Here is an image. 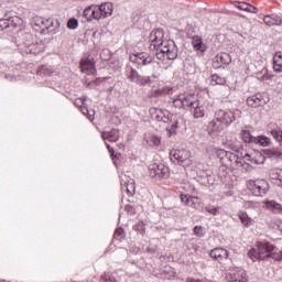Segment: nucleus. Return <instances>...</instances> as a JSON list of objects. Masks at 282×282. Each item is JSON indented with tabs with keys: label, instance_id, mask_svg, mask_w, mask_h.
I'll return each mask as SVG.
<instances>
[{
	"label": "nucleus",
	"instance_id": "49530a36",
	"mask_svg": "<svg viewBox=\"0 0 282 282\" xmlns=\"http://www.w3.org/2000/svg\"><path fill=\"white\" fill-rule=\"evenodd\" d=\"M263 22L265 23V25H276V20H274L272 15H265L263 18Z\"/></svg>",
	"mask_w": 282,
	"mask_h": 282
},
{
	"label": "nucleus",
	"instance_id": "c85d7f7f",
	"mask_svg": "<svg viewBox=\"0 0 282 282\" xmlns=\"http://www.w3.org/2000/svg\"><path fill=\"white\" fill-rule=\"evenodd\" d=\"M237 9L243 10L245 12H251L252 14H257V12H259V9H257V7L247 2H238Z\"/></svg>",
	"mask_w": 282,
	"mask_h": 282
},
{
	"label": "nucleus",
	"instance_id": "a211bd4d",
	"mask_svg": "<svg viewBox=\"0 0 282 282\" xmlns=\"http://www.w3.org/2000/svg\"><path fill=\"white\" fill-rule=\"evenodd\" d=\"M97 14L99 19H107V17H111V14H113V4H111V2H106L97 6Z\"/></svg>",
	"mask_w": 282,
	"mask_h": 282
},
{
	"label": "nucleus",
	"instance_id": "f3484780",
	"mask_svg": "<svg viewBox=\"0 0 282 282\" xmlns=\"http://www.w3.org/2000/svg\"><path fill=\"white\" fill-rule=\"evenodd\" d=\"M228 250L221 247L215 248L209 252V257L215 259V261H218V263H224V261L228 259Z\"/></svg>",
	"mask_w": 282,
	"mask_h": 282
},
{
	"label": "nucleus",
	"instance_id": "c03bdc74",
	"mask_svg": "<svg viewBox=\"0 0 282 282\" xmlns=\"http://www.w3.org/2000/svg\"><path fill=\"white\" fill-rule=\"evenodd\" d=\"M67 28L68 30H76V28H78V20H76V18L69 19L67 22Z\"/></svg>",
	"mask_w": 282,
	"mask_h": 282
},
{
	"label": "nucleus",
	"instance_id": "bb28decb",
	"mask_svg": "<svg viewBox=\"0 0 282 282\" xmlns=\"http://www.w3.org/2000/svg\"><path fill=\"white\" fill-rule=\"evenodd\" d=\"M128 78L132 83H138L139 85H144L147 80H144L140 75L138 74V70L130 68L128 72Z\"/></svg>",
	"mask_w": 282,
	"mask_h": 282
},
{
	"label": "nucleus",
	"instance_id": "a878e982",
	"mask_svg": "<svg viewBox=\"0 0 282 282\" xmlns=\"http://www.w3.org/2000/svg\"><path fill=\"white\" fill-rule=\"evenodd\" d=\"M189 110L192 111L194 118H204V116H206V108L199 105V100L196 101V105H194Z\"/></svg>",
	"mask_w": 282,
	"mask_h": 282
},
{
	"label": "nucleus",
	"instance_id": "4d7b16f0",
	"mask_svg": "<svg viewBox=\"0 0 282 282\" xmlns=\"http://www.w3.org/2000/svg\"><path fill=\"white\" fill-rule=\"evenodd\" d=\"M79 102L83 105V100L82 99H79Z\"/></svg>",
	"mask_w": 282,
	"mask_h": 282
},
{
	"label": "nucleus",
	"instance_id": "0eeeda50",
	"mask_svg": "<svg viewBox=\"0 0 282 282\" xmlns=\"http://www.w3.org/2000/svg\"><path fill=\"white\" fill-rule=\"evenodd\" d=\"M149 173L151 177H155V180H169L171 176V171L169 166L164 164L151 163L149 165Z\"/></svg>",
	"mask_w": 282,
	"mask_h": 282
},
{
	"label": "nucleus",
	"instance_id": "ea45409f",
	"mask_svg": "<svg viewBox=\"0 0 282 282\" xmlns=\"http://www.w3.org/2000/svg\"><path fill=\"white\" fill-rule=\"evenodd\" d=\"M148 142L150 147H160V144H162V139L158 135H151Z\"/></svg>",
	"mask_w": 282,
	"mask_h": 282
},
{
	"label": "nucleus",
	"instance_id": "c9c22d12",
	"mask_svg": "<svg viewBox=\"0 0 282 282\" xmlns=\"http://www.w3.org/2000/svg\"><path fill=\"white\" fill-rule=\"evenodd\" d=\"M172 89L170 87H163V88H159L156 90H154L153 96L155 98L160 97V96H169V94H171Z\"/></svg>",
	"mask_w": 282,
	"mask_h": 282
},
{
	"label": "nucleus",
	"instance_id": "412c9836",
	"mask_svg": "<svg viewBox=\"0 0 282 282\" xmlns=\"http://www.w3.org/2000/svg\"><path fill=\"white\" fill-rule=\"evenodd\" d=\"M269 177L275 186L282 187V169L270 170Z\"/></svg>",
	"mask_w": 282,
	"mask_h": 282
},
{
	"label": "nucleus",
	"instance_id": "58836bf2",
	"mask_svg": "<svg viewBox=\"0 0 282 282\" xmlns=\"http://www.w3.org/2000/svg\"><path fill=\"white\" fill-rule=\"evenodd\" d=\"M228 154H230V152L224 149L216 150V156L220 160L221 164H224V161L228 158Z\"/></svg>",
	"mask_w": 282,
	"mask_h": 282
},
{
	"label": "nucleus",
	"instance_id": "09e8293b",
	"mask_svg": "<svg viewBox=\"0 0 282 282\" xmlns=\"http://www.w3.org/2000/svg\"><path fill=\"white\" fill-rule=\"evenodd\" d=\"M177 129V120H174L171 124V127H167V131L170 135H173Z\"/></svg>",
	"mask_w": 282,
	"mask_h": 282
},
{
	"label": "nucleus",
	"instance_id": "1a4fd4ad",
	"mask_svg": "<svg viewBox=\"0 0 282 282\" xmlns=\"http://www.w3.org/2000/svg\"><path fill=\"white\" fill-rule=\"evenodd\" d=\"M270 102V97L265 93H258L247 98L248 107L257 109L258 107H265Z\"/></svg>",
	"mask_w": 282,
	"mask_h": 282
},
{
	"label": "nucleus",
	"instance_id": "a18cd8bd",
	"mask_svg": "<svg viewBox=\"0 0 282 282\" xmlns=\"http://www.w3.org/2000/svg\"><path fill=\"white\" fill-rule=\"evenodd\" d=\"M43 52V46H39L36 44L30 45V53L31 54H41Z\"/></svg>",
	"mask_w": 282,
	"mask_h": 282
},
{
	"label": "nucleus",
	"instance_id": "f8f14e48",
	"mask_svg": "<svg viewBox=\"0 0 282 282\" xmlns=\"http://www.w3.org/2000/svg\"><path fill=\"white\" fill-rule=\"evenodd\" d=\"M170 155L176 162L185 164V166H191V152L188 150H172Z\"/></svg>",
	"mask_w": 282,
	"mask_h": 282
},
{
	"label": "nucleus",
	"instance_id": "9d476101",
	"mask_svg": "<svg viewBox=\"0 0 282 282\" xmlns=\"http://www.w3.org/2000/svg\"><path fill=\"white\" fill-rule=\"evenodd\" d=\"M228 282H248V273L241 268L229 270L226 275Z\"/></svg>",
	"mask_w": 282,
	"mask_h": 282
},
{
	"label": "nucleus",
	"instance_id": "3c124183",
	"mask_svg": "<svg viewBox=\"0 0 282 282\" xmlns=\"http://www.w3.org/2000/svg\"><path fill=\"white\" fill-rule=\"evenodd\" d=\"M124 210L128 215H135V207L132 205H126Z\"/></svg>",
	"mask_w": 282,
	"mask_h": 282
},
{
	"label": "nucleus",
	"instance_id": "20e7f679",
	"mask_svg": "<svg viewBox=\"0 0 282 282\" xmlns=\"http://www.w3.org/2000/svg\"><path fill=\"white\" fill-rule=\"evenodd\" d=\"M216 120L218 122H223L225 127H229L237 120V118H241V110L239 109H219L215 112Z\"/></svg>",
	"mask_w": 282,
	"mask_h": 282
},
{
	"label": "nucleus",
	"instance_id": "473e14b6",
	"mask_svg": "<svg viewBox=\"0 0 282 282\" xmlns=\"http://www.w3.org/2000/svg\"><path fill=\"white\" fill-rule=\"evenodd\" d=\"M269 259H273V261H282V249H279L273 245Z\"/></svg>",
	"mask_w": 282,
	"mask_h": 282
},
{
	"label": "nucleus",
	"instance_id": "4c0bfd02",
	"mask_svg": "<svg viewBox=\"0 0 282 282\" xmlns=\"http://www.w3.org/2000/svg\"><path fill=\"white\" fill-rule=\"evenodd\" d=\"M133 230H135V232H141V235H145L147 234V225L144 224V221L140 220L139 223H137L133 226Z\"/></svg>",
	"mask_w": 282,
	"mask_h": 282
},
{
	"label": "nucleus",
	"instance_id": "2f4dec72",
	"mask_svg": "<svg viewBox=\"0 0 282 282\" xmlns=\"http://www.w3.org/2000/svg\"><path fill=\"white\" fill-rule=\"evenodd\" d=\"M238 217H239L241 224L246 226V228H249V226H252V218H250V216H248V213L240 212L238 214Z\"/></svg>",
	"mask_w": 282,
	"mask_h": 282
},
{
	"label": "nucleus",
	"instance_id": "e433bc0d",
	"mask_svg": "<svg viewBox=\"0 0 282 282\" xmlns=\"http://www.w3.org/2000/svg\"><path fill=\"white\" fill-rule=\"evenodd\" d=\"M270 142H271L270 138L261 135L256 138V141L253 144H260V147H270Z\"/></svg>",
	"mask_w": 282,
	"mask_h": 282
},
{
	"label": "nucleus",
	"instance_id": "6e6552de",
	"mask_svg": "<svg viewBox=\"0 0 282 282\" xmlns=\"http://www.w3.org/2000/svg\"><path fill=\"white\" fill-rule=\"evenodd\" d=\"M240 158L249 166H252V164H263L265 162V156L263 155V153L257 150H252L250 152H241Z\"/></svg>",
	"mask_w": 282,
	"mask_h": 282
},
{
	"label": "nucleus",
	"instance_id": "423d86ee",
	"mask_svg": "<svg viewBox=\"0 0 282 282\" xmlns=\"http://www.w3.org/2000/svg\"><path fill=\"white\" fill-rule=\"evenodd\" d=\"M197 101L198 99L195 95L182 94L173 100V105L176 109H192L194 105H197Z\"/></svg>",
	"mask_w": 282,
	"mask_h": 282
},
{
	"label": "nucleus",
	"instance_id": "37998d69",
	"mask_svg": "<svg viewBox=\"0 0 282 282\" xmlns=\"http://www.w3.org/2000/svg\"><path fill=\"white\" fill-rule=\"evenodd\" d=\"M123 237H124V229L122 227L117 228L113 234V239H116L117 241H122Z\"/></svg>",
	"mask_w": 282,
	"mask_h": 282
},
{
	"label": "nucleus",
	"instance_id": "9b49d317",
	"mask_svg": "<svg viewBox=\"0 0 282 282\" xmlns=\"http://www.w3.org/2000/svg\"><path fill=\"white\" fill-rule=\"evenodd\" d=\"M223 166L230 171H237V169H241V166H243V163H241V156L229 152L227 158L224 160Z\"/></svg>",
	"mask_w": 282,
	"mask_h": 282
},
{
	"label": "nucleus",
	"instance_id": "603ef678",
	"mask_svg": "<svg viewBox=\"0 0 282 282\" xmlns=\"http://www.w3.org/2000/svg\"><path fill=\"white\" fill-rule=\"evenodd\" d=\"M271 155H272L273 158H278L279 160H282V152L279 151V150H273V151H271Z\"/></svg>",
	"mask_w": 282,
	"mask_h": 282
},
{
	"label": "nucleus",
	"instance_id": "dca6fc26",
	"mask_svg": "<svg viewBox=\"0 0 282 282\" xmlns=\"http://www.w3.org/2000/svg\"><path fill=\"white\" fill-rule=\"evenodd\" d=\"M232 63V57L228 53H220L213 59L214 69H221L224 65H230Z\"/></svg>",
	"mask_w": 282,
	"mask_h": 282
},
{
	"label": "nucleus",
	"instance_id": "7c9ffc66",
	"mask_svg": "<svg viewBox=\"0 0 282 282\" xmlns=\"http://www.w3.org/2000/svg\"><path fill=\"white\" fill-rule=\"evenodd\" d=\"M240 138L243 140L247 144H254L257 142V137H253L250 131L242 130L240 132Z\"/></svg>",
	"mask_w": 282,
	"mask_h": 282
},
{
	"label": "nucleus",
	"instance_id": "4be33fe9",
	"mask_svg": "<svg viewBox=\"0 0 282 282\" xmlns=\"http://www.w3.org/2000/svg\"><path fill=\"white\" fill-rule=\"evenodd\" d=\"M84 17L87 21H94V19L100 20V15H98L97 6L86 8L84 10Z\"/></svg>",
	"mask_w": 282,
	"mask_h": 282
},
{
	"label": "nucleus",
	"instance_id": "f03ea898",
	"mask_svg": "<svg viewBox=\"0 0 282 282\" xmlns=\"http://www.w3.org/2000/svg\"><path fill=\"white\" fill-rule=\"evenodd\" d=\"M272 250H274V245L268 241H257L254 247L248 251V257L251 261H265L270 259Z\"/></svg>",
	"mask_w": 282,
	"mask_h": 282
},
{
	"label": "nucleus",
	"instance_id": "ddd939ff",
	"mask_svg": "<svg viewBox=\"0 0 282 282\" xmlns=\"http://www.w3.org/2000/svg\"><path fill=\"white\" fill-rule=\"evenodd\" d=\"M80 72L87 76H95L96 74V59L94 58H83L80 61Z\"/></svg>",
	"mask_w": 282,
	"mask_h": 282
},
{
	"label": "nucleus",
	"instance_id": "72a5a7b5",
	"mask_svg": "<svg viewBox=\"0 0 282 282\" xmlns=\"http://www.w3.org/2000/svg\"><path fill=\"white\" fill-rule=\"evenodd\" d=\"M272 138H274V140H276V142H279L280 147H282V130L281 128L276 127V128H272L270 131Z\"/></svg>",
	"mask_w": 282,
	"mask_h": 282
},
{
	"label": "nucleus",
	"instance_id": "6ab92c4d",
	"mask_svg": "<svg viewBox=\"0 0 282 282\" xmlns=\"http://www.w3.org/2000/svg\"><path fill=\"white\" fill-rule=\"evenodd\" d=\"M181 202L185 204V206H189L191 208H199L202 203L199 202V197L197 196H188L185 194H181Z\"/></svg>",
	"mask_w": 282,
	"mask_h": 282
},
{
	"label": "nucleus",
	"instance_id": "4468645a",
	"mask_svg": "<svg viewBox=\"0 0 282 282\" xmlns=\"http://www.w3.org/2000/svg\"><path fill=\"white\" fill-rule=\"evenodd\" d=\"M225 129H228V127L224 124L223 121L217 120L216 116H214V119L207 124V131L209 135H219V133L225 131Z\"/></svg>",
	"mask_w": 282,
	"mask_h": 282
},
{
	"label": "nucleus",
	"instance_id": "7ed1b4c3",
	"mask_svg": "<svg viewBox=\"0 0 282 282\" xmlns=\"http://www.w3.org/2000/svg\"><path fill=\"white\" fill-rule=\"evenodd\" d=\"M61 28V22L58 20L45 19L37 17L34 19V30L40 32V34H56Z\"/></svg>",
	"mask_w": 282,
	"mask_h": 282
},
{
	"label": "nucleus",
	"instance_id": "393cba45",
	"mask_svg": "<svg viewBox=\"0 0 282 282\" xmlns=\"http://www.w3.org/2000/svg\"><path fill=\"white\" fill-rule=\"evenodd\" d=\"M192 45H193V47H194V50H195L196 52H202V53H204V52H206V50H207L206 44H204V42L202 41V39H200L198 35H194V36L192 37Z\"/></svg>",
	"mask_w": 282,
	"mask_h": 282
},
{
	"label": "nucleus",
	"instance_id": "5701e85b",
	"mask_svg": "<svg viewBox=\"0 0 282 282\" xmlns=\"http://www.w3.org/2000/svg\"><path fill=\"white\" fill-rule=\"evenodd\" d=\"M156 113V120L160 122H170L171 118H173V115L166 109H154Z\"/></svg>",
	"mask_w": 282,
	"mask_h": 282
},
{
	"label": "nucleus",
	"instance_id": "f257e3e1",
	"mask_svg": "<svg viewBox=\"0 0 282 282\" xmlns=\"http://www.w3.org/2000/svg\"><path fill=\"white\" fill-rule=\"evenodd\" d=\"M150 50H156L159 61H175L177 58V46L173 40H164V31L156 29L150 34Z\"/></svg>",
	"mask_w": 282,
	"mask_h": 282
},
{
	"label": "nucleus",
	"instance_id": "c756f323",
	"mask_svg": "<svg viewBox=\"0 0 282 282\" xmlns=\"http://www.w3.org/2000/svg\"><path fill=\"white\" fill-rule=\"evenodd\" d=\"M273 69L278 74H281L282 72V52L275 53L273 57Z\"/></svg>",
	"mask_w": 282,
	"mask_h": 282
},
{
	"label": "nucleus",
	"instance_id": "5fc2aeb1",
	"mask_svg": "<svg viewBox=\"0 0 282 282\" xmlns=\"http://www.w3.org/2000/svg\"><path fill=\"white\" fill-rule=\"evenodd\" d=\"M107 149H108L109 153H113V148H111V145L107 144Z\"/></svg>",
	"mask_w": 282,
	"mask_h": 282
},
{
	"label": "nucleus",
	"instance_id": "aec40b11",
	"mask_svg": "<svg viewBox=\"0 0 282 282\" xmlns=\"http://www.w3.org/2000/svg\"><path fill=\"white\" fill-rule=\"evenodd\" d=\"M121 191L127 193L129 197H133L135 195V181L129 178L127 181L121 180Z\"/></svg>",
	"mask_w": 282,
	"mask_h": 282
},
{
	"label": "nucleus",
	"instance_id": "a19ab883",
	"mask_svg": "<svg viewBox=\"0 0 282 282\" xmlns=\"http://www.w3.org/2000/svg\"><path fill=\"white\" fill-rule=\"evenodd\" d=\"M228 147L229 149H231V151H235L236 153H239V151H241V142L237 139H235L234 142H229Z\"/></svg>",
	"mask_w": 282,
	"mask_h": 282
},
{
	"label": "nucleus",
	"instance_id": "2eb2a0df",
	"mask_svg": "<svg viewBox=\"0 0 282 282\" xmlns=\"http://www.w3.org/2000/svg\"><path fill=\"white\" fill-rule=\"evenodd\" d=\"M131 63L135 65H151L153 63V57L147 52L135 53L130 55Z\"/></svg>",
	"mask_w": 282,
	"mask_h": 282
},
{
	"label": "nucleus",
	"instance_id": "39448f33",
	"mask_svg": "<svg viewBox=\"0 0 282 282\" xmlns=\"http://www.w3.org/2000/svg\"><path fill=\"white\" fill-rule=\"evenodd\" d=\"M247 188L256 197H263V195H268V192L270 191V185L265 180H250L247 182Z\"/></svg>",
	"mask_w": 282,
	"mask_h": 282
},
{
	"label": "nucleus",
	"instance_id": "8fccbe9b",
	"mask_svg": "<svg viewBox=\"0 0 282 282\" xmlns=\"http://www.w3.org/2000/svg\"><path fill=\"white\" fill-rule=\"evenodd\" d=\"M194 235L196 237H204V228L202 226L194 227Z\"/></svg>",
	"mask_w": 282,
	"mask_h": 282
},
{
	"label": "nucleus",
	"instance_id": "f704fd0d",
	"mask_svg": "<svg viewBox=\"0 0 282 282\" xmlns=\"http://www.w3.org/2000/svg\"><path fill=\"white\" fill-rule=\"evenodd\" d=\"M210 85H226V78L217 74H214L210 76Z\"/></svg>",
	"mask_w": 282,
	"mask_h": 282
},
{
	"label": "nucleus",
	"instance_id": "864d4df0",
	"mask_svg": "<svg viewBox=\"0 0 282 282\" xmlns=\"http://www.w3.org/2000/svg\"><path fill=\"white\" fill-rule=\"evenodd\" d=\"M82 113H84V116H88L89 115V109L82 108Z\"/></svg>",
	"mask_w": 282,
	"mask_h": 282
},
{
	"label": "nucleus",
	"instance_id": "de8ad7c7",
	"mask_svg": "<svg viewBox=\"0 0 282 282\" xmlns=\"http://www.w3.org/2000/svg\"><path fill=\"white\" fill-rule=\"evenodd\" d=\"M206 213H209V215H218L219 213V207H215V206H207L205 207Z\"/></svg>",
	"mask_w": 282,
	"mask_h": 282
},
{
	"label": "nucleus",
	"instance_id": "79ce46f5",
	"mask_svg": "<svg viewBox=\"0 0 282 282\" xmlns=\"http://www.w3.org/2000/svg\"><path fill=\"white\" fill-rule=\"evenodd\" d=\"M37 74H42L43 76H52L54 74V70L47 66H42L37 69Z\"/></svg>",
	"mask_w": 282,
	"mask_h": 282
},
{
	"label": "nucleus",
	"instance_id": "6e6d98bb",
	"mask_svg": "<svg viewBox=\"0 0 282 282\" xmlns=\"http://www.w3.org/2000/svg\"><path fill=\"white\" fill-rule=\"evenodd\" d=\"M88 118H89V120H94V117H91V116H89Z\"/></svg>",
	"mask_w": 282,
	"mask_h": 282
},
{
	"label": "nucleus",
	"instance_id": "b1692460",
	"mask_svg": "<svg viewBox=\"0 0 282 282\" xmlns=\"http://www.w3.org/2000/svg\"><path fill=\"white\" fill-rule=\"evenodd\" d=\"M267 210H271V213H280L282 215V205L276 203V200H264L262 202Z\"/></svg>",
	"mask_w": 282,
	"mask_h": 282
},
{
	"label": "nucleus",
	"instance_id": "13d9d810",
	"mask_svg": "<svg viewBox=\"0 0 282 282\" xmlns=\"http://www.w3.org/2000/svg\"><path fill=\"white\" fill-rule=\"evenodd\" d=\"M0 282H3L2 280H0Z\"/></svg>",
	"mask_w": 282,
	"mask_h": 282
},
{
	"label": "nucleus",
	"instance_id": "cd10ccee",
	"mask_svg": "<svg viewBox=\"0 0 282 282\" xmlns=\"http://www.w3.org/2000/svg\"><path fill=\"white\" fill-rule=\"evenodd\" d=\"M104 140H108V142H118L120 140V133L118 130L112 129L109 132L102 134Z\"/></svg>",
	"mask_w": 282,
	"mask_h": 282
}]
</instances>
